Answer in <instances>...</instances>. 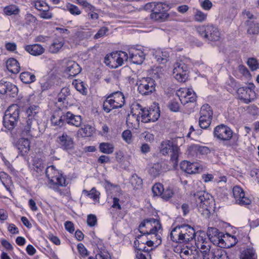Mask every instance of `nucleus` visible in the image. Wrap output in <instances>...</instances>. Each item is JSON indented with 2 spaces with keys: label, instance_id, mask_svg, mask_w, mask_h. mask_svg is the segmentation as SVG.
Wrapping results in <instances>:
<instances>
[{
  "label": "nucleus",
  "instance_id": "obj_1",
  "mask_svg": "<svg viewBox=\"0 0 259 259\" xmlns=\"http://www.w3.org/2000/svg\"><path fill=\"white\" fill-rule=\"evenodd\" d=\"M38 107L36 106H31L26 110L27 117L24 123H22V134L23 136H29L31 137L38 136L39 124L37 120Z\"/></svg>",
  "mask_w": 259,
  "mask_h": 259
},
{
  "label": "nucleus",
  "instance_id": "obj_2",
  "mask_svg": "<svg viewBox=\"0 0 259 259\" xmlns=\"http://www.w3.org/2000/svg\"><path fill=\"white\" fill-rule=\"evenodd\" d=\"M191 201L202 215L209 217L214 205V201L210 195L204 191H198L191 197Z\"/></svg>",
  "mask_w": 259,
  "mask_h": 259
},
{
  "label": "nucleus",
  "instance_id": "obj_3",
  "mask_svg": "<svg viewBox=\"0 0 259 259\" xmlns=\"http://www.w3.org/2000/svg\"><path fill=\"white\" fill-rule=\"evenodd\" d=\"M195 236L194 229L188 225H178L170 233L171 240L179 243L188 242L193 240Z\"/></svg>",
  "mask_w": 259,
  "mask_h": 259
},
{
  "label": "nucleus",
  "instance_id": "obj_4",
  "mask_svg": "<svg viewBox=\"0 0 259 259\" xmlns=\"http://www.w3.org/2000/svg\"><path fill=\"white\" fill-rule=\"evenodd\" d=\"M45 172L46 176L49 180L50 187L61 194V192L59 186H66L65 178L62 174H60L54 165L48 167L46 169Z\"/></svg>",
  "mask_w": 259,
  "mask_h": 259
},
{
  "label": "nucleus",
  "instance_id": "obj_5",
  "mask_svg": "<svg viewBox=\"0 0 259 259\" xmlns=\"http://www.w3.org/2000/svg\"><path fill=\"white\" fill-rule=\"evenodd\" d=\"M20 108L17 104L10 106L6 110L3 117L4 126L9 131L13 130L19 119Z\"/></svg>",
  "mask_w": 259,
  "mask_h": 259
},
{
  "label": "nucleus",
  "instance_id": "obj_6",
  "mask_svg": "<svg viewBox=\"0 0 259 259\" xmlns=\"http://www.w3.org/2000/svg\"><path fill=\"white\" fill-rule=\"evenodd\" d=\"M124 96L121 92H116L107 96L103 104L105 112L109 113L112 109L121 108L124 104Z\"/></svg>",
  "mask_w": 259,
  "mask_h": 259
},
{
  "label": "nucleus",
  "instance_id": "obj_7",
  "mask_svg": "<svg viewBox=\"0 0 259 259\" xmlns=\"http://www.w3.org/2000/svg\"><path fill=\"white\" fill-rule=\"evenodd\" d=\"M159 150L160 153L164 156L170 154V161L172 162L174 166L178 164L180 148L172 141L169 140L163 141L160 144Z\"/></svg>",
  "mask_w": 259,
  "mask_h": 259
},
{
  "label": "nucleus",
  "instance_id": "obj_8",
  "mask_svg": "<svg viewBox=\"0 0 259 259\" xmlns=\"http://www.w3.org/2000/svg\"><path fill=\"white\" fill-rule=\"evenodd\" d=\"M140 232L143 234L141 238L144 235H150L151 234L155 233L161 229L160 222L154 218H151L144 220L139 227Z\"/></svg>",
  "mask_w": 259,
  "mask_h": 259
},
{
  "label": "nucleus",
  "instance_id": "obj_9",
  "mask_svg": "<svg viewBox=\"0 0 259 259\" xmlns=\"http://www.w3.org/2000/svg\"><path fill=\"white\" fill-rule=\"evenodd\" d=\"M135 107L137 110H140L141 121L143 122H154L159 118L160 110L156 106L146 109L142 108V106L138 103L135 105Z\"/></svg>",
  "mask_w": 259,
  "mask_h": 259
},
{
  "label": "nucleus",
  "instance_id": "obj_10",
  "mask_svg": "<svg viewBox=\"0 0 259 259\" xmlns=\"http://www.w3.org/2000/svg\"><path fill=\"white\" fill-rule=\"evenodd\" d=\"M138 91L142 95H148L155 90V80L150 77H143L137 81Z\"/></svg>",
  "mask_w": 259,
  "mask_h": 259
},
{
  "label": "nucleus",
  "instance_id": "obj_11",
  "mask_svg": "<svg viewBox=\"0 0 259 259\" xmlns=\"http://www.w3.org/2000/svg\"><path fill=\"white\" fill-rule=\"evenodd\" d=\"M128 55L126 53L122 51L111 54L110 56L105 58V62L110 67L116 68L121 66L124 60H127Z\"/></svg>",
  "mask_w": 259,
  "mask_h": 259
},
{
  "label": "nucleus",
  "instance_id": "obj_12",
  "mask_svg": "<svg viewBox=\"0 0 259 259\" xmlns=\"http://www.w3.org/2000/svg\"><path fill=\"white\" fill-rule=\"evenodd\" d=\"M173 74L175 78L179 82H184L188 78V66L182 60L176 62L174 64Z\"/></svg>",
  "mask_w": 259,
  "mask_h": 259
},
{
  "label": "nucleus",
  "instance_id": "obj_13",
  "mask_svg": "<svg viewBox=\"0 0 259 259\" xmlns=\"http://www.w3.org/2000/svg\"><path fill=\"white\" fill-rule=\"evenodd\" d=\"M213 135L214 138L222 141H228L234 137L232 130L224 124L217 126L214 129Z\"/></svg>",
  "mask_w": 259,
  "mask_h": 259
},
{
  "label": "nucleus",
  "instance_id": "obj_14",
  "mask_svg": "<svg viewBox=\"0 0 259 259\" xmlns=\"http://www.w3.org/2000/svg\"><path fill=\"white\" fill-rule=\"evenodd\" d=\"M56 141L58 147L63 150L68 151L74 149V142L73 138L68 135L66 133H63L59 135Z\"/></svg>",
  "mask_w": 259,
  "mask_h": 259
},
{
  "label": "nucleus",
  "instance_id": "obj_15",
  "mask_svg": "<svg viewBox=\"0 0 259 259\" xmlns=\"http://www.w3.org/2000/svg\"><path fill=\"white\" fill-rule=\"evenodd\" d=\"M237 93L239 99L245 104H249L256 98L254 91L249 87L240 88Z\"/></svg>",
  "mask_w": 259,
  "mask_h": 259
},
{
  "label": "nucleus",
  "instance_id": "obj_16",
  "mask_svg": "<svg viewBox=\"0 0 259 259\" xmlns=\"http://www.w3.org/2000/svg\"><path fill=\"white\" fill-rule=\"evenodd\" d=\"M233 194L236 202L240 205H248L251 203V200L245 196L243 190L239 186H236L233 188Z\"/></svg>",
  "mask_w": 259,
  "mask_h": 259
},
{
  "label": "nucleus",
  "instance_id": "obj_17",
  "mask_svg": "<svg viewBox=\"0 0 259 259\" xmlns=\"http://www.w3.org/2000/svg\"><path fill=\"white\" fill-rule=\"evenodd\" d=\"M65 72L69 76L74 77L79 73L81 71V68L77 63L72 60H65Z\"/></svg>",
  "mask_w": 259,
  "mask_h": 259
},
{
  "label": "nucleus",
  "instance_id": "obj_18",
  "mask_svg": "<svg viewBox=\"0 0 259 259\" xmlns=\"http://www.w3.org/2000/svg\"><path fill=\"white\" fill-rule=\"evenodd\" d=\"M63 118H64L65 122L75 126L80 127L82 123V118L80 115H76L70 112H67L63 114Z\"/></svg>",
  "mask_w": 259,
  "mask_h": 259
},
{
  "label": "nucleus",
  "instance_id": "obj_19",
  "mask_svg": "<svg viewBox=\"0 0 259 259\" xmlns=\"http://www.w3.org/2000/svg\"><path fill=\"white\" fill-rule=\"evenodd\" d=\"M220 38V32L218 28L212 25L206 26L205 39L210 41H217Z\"/></svg>",
  "mask_w": 259,
  "mask_h": 259
},
{
  "label": "nucleus",
  "instance_id": "obj_20",
  "mask_svg": "<svg viewBox=\"0 0 259 259\" xmlns=\"http://www.w3.org/2000/svg\"><path fill=\"white\" fill-rule=\"evenodd\" d=\"M167 165L164 162H158L153 164L149 169V174L153 178H156L166 170Z\"/></svg>",
  "mask_w": 259,
  "mask_h": 259
},
{
  "label": "nucleus",
  "instance_id": "obj_21",
  "mask_svg": "<svg viewBox=\"0 0 259 259\" xmlns=\"http://www.w3.org/2000/svg\"><path fill=\"white\" fill-rule=\"evenodd\" d=\"M180 167L183 171L189 174H195L199 172V167L197 163H191L186 160H184L181 163Z\"/></svg>",
  "mask_w": 259,
  "mask_h": 259
},
{
  "label": "nucleus",
  "instance_id": "obj_22",
  "mask_svg": "<svg viewBox=\"0 0 259 259\" xmlns=\"http://www.w3.org/2000/svg\"><path fill=\"white\" fill-rule=\"evenodd\" d=\"M18 91L17 87L10 82L4 80L0 81V94H5L8 92L15 94Z\"/></svg>",
  "mask_w": 259,
  "mask_h": 259
},
{
  "label": "nucleus",
  "instance_id": "obj_23",
  "mask_svg": "<svg viewBox=\"0 0 259 259\" xmlns=\"http://www.w3.org/2000/svg\"><path fill=\"white\" fill-rule=\"evenodd\" d=\"M146 7H150L152 10V12L157 13H167V10L169 9L168 5L165 3L158 2H152L147 4Z\"/></svg>",
  "mask_w": 259,
  "mask_h": 259
},
{
  "label": "nucleus",
  "instance_id": "obj_24",
  "mask_svg": "<svg viewBox=\"0 0 259 259\" xmlns=\"http://www.w3.org/2000/svg\"><path fill=\"white\" fill-rule=\"evenodd\" d=\"M25 50L31 55L36 56L42 54L45 51V49L41 45L36 44L26 46Z\"/></svg>",
  "mask_w": 259,
  "mask_h": 259
},
{
  "label": "nucleus",
  "instance_id": "obj_25",
  "mask_svg": "<svg viewBox=\"0 0 259 259\" xmlns=\"http://www.w3.org/2000/svg\"><path fill=\"white\" fill-rule=\"evenodd\" d=\"M209 152V149L208 147L197 145H191L188 149V154L193 156L198 153L203 155L207 154Z\"/></svg>",
  "mask_w": 259,
  "mask_h": 259
},
{
  "label": "nucleus",
  "instance_id": "obj_26",
  "mask_svg": "<svg viewBox=\"0 0 259 259\" xmlns=\"http://www.w3.org/2000/svg\"><path fill=\"white\" fill-rule=\"evenodd\" d=\"M17 147L21 155L24 156L30 150V142L27 139L21 138L18 141Z\"/></svg>",
  "mask_w": 259,
  "mask_h": 259
},
{
  "label": "nucleus",
  "instance_id": "obj_27",
  "mask_svg": "<svg viewBox=\"0 0 259 259\" xmlns=\"http://www.w3.org/2000/svg\"><path fill=\"white\" fill-rule=\"evenodd\" d=\"M130 59L134 64H141L145 59V55L143 52L134 50L130 52Z\"/></svg>",
  "mask_w": 259,
  "mask_h": 259
},
{
  "label": "nucleus",
  "instance_id": "obj_28",
  "mask_svg": "<svg viewBox=\"0 0 259 259\" xmlns=\"http://www.w3.org/2000/svg\"><path fill=\"white\" fill-rule=\"evenodd\" d=\"M154 56L158 63L163 64L168 61L169 57V53L165 50L158 49L155 51Z\"/></svg>",
  "mask_w": 259,
  "mask_h": 259
},
{
  "label": "nucleus",
  "instance_id": "obj_29",
  "mask_svg": "<svg viewBox=\"0 0 259 259\" xmlns=\"http://www.w3.org/2000/svg\"><path fill=\"white\" fill-rule=\"evenodd\" d=\"M141 120V114H140V110H137L135 105H134L131 109V113L126 118V122L130 124H135V122H139Z\"/></svg>",
  "mask_w": 259,
  "mask_h": 259
},
{
  "label": "nucleus",
  "instance_id": "obj_30",
  "mask_svg": "<svg viewBox=\"0 0 259 259\" xmlns=\"http://www.w3.org/2000/svg\"><path fill=\"white\" fill-rule=\"evenodd\" d=\"M7 68L10 72L14 74L18 73L20 69L19 62L14 58H10L7 60Z\"/></svg>",
  "mask_w": 259,
  "mask_h": 259
},
{
  "label": "nucleus",
  "instance_id": "obj_31",
  "mask_svg": "<svg viewBox=\"0 0 259 259\" xmlns=\"http://www.w3.org/2000/svg\"><path fill=\"white\" fill-rule=\"evenodd\" d=\"M99 150L102 153L106 154H112L114 150V146L113 144L108 142H103L99 145Z\"/></svg>",
  "mask_w": 259,
  "mask_h": 259
},
{
  "label": "nucleus",
  "instance_id": "obj_32",
  "mask_svg": "<svg viewBox=\"0 0 259 259\" xmlns=\"http://www.w3.org/2000/svg\"><path fill=\"white\" fill-rule=\"evenodd\" d=\"M94 128L90 125H84L83 128H80L77 132V135L82 137H91L93 135Z\"/></svg>",
  "mask_w": 259,
  "mask_h": 259
},
{
  "label": "nucleus",
  "instance_id": "obj_33",
  "mask_svg": "<svg viewBox=\"0 0 259 259\" xmlns=\"http://www.w3.org/2000/svg\"><path fill=\"white\" fill-rule=\"evenodd\" d=\"M207 235L210 240H212L213 237H217L219 239V243L223 244L224 240L222 238L220 239V237H222V235L218 232V230L217 228L212 227L208 228L207 231Z\"/></svg>",
  "mask_w": 259,
  "mask_h": 259
},
{
  "label": "nucleus",
  "instance_id": "obj_34",
  "mask_svg": "<svg viewBox=\"0 0 259 259\" xmlns=\"http://www.w3.org/2000/svg\"><path fill=\"white\" fill-rule=\"evenodd\" d=\"M20 78L25 83H30L35 80V76L34 74L29 72H24L20 74Z\"/></svg>",
  "mask_w": 259,
  "mask_h": 259
},
{
  "label": "nucleus",
  "instance_id": "obj_35",
  "mask_svg": "<svg viewBox=\"0 0 259 259\" xmlns=\"http://www.w3.org/2000/svg\"><path fill=\"white\" fill-rule=\"evenodd\" d=\"M32 168L38 174L41 175L43 173V171L45 168V165L41 160L38 158H35L33 160Z\"/></svg>",
  "mask_w": 259,
  "mask_h": 259
},
{
  "label": "nucleus",
  "instance_id": "obj_36",
  "mask_svg": "<svg viewBox=\"0 0 259 259\" xmlns=\"http://www.w3.org/2000/svg\"><path fill=\"white\" fill-rule=\"evenodd\" d=\"M256 258L255 251L252 248L243 250L240 254L241 259H256Z\"/></svg>",
  "mask_w": 259,
  "mask_h": 259
},
{
  "label": "nucleus",
  "instance_id": "obj_37",
  "mask_svg": "<svg viewBox=\"0 0 259 259\" xmlns=\"http://www.w3.org/2000/svg\"><path fill=\"white\" fill-rule=\"evenodd\" d=\"M180 98L177 94V97L170 100L168 104V108L172 112H178L180 109V104L179 101Z\"/></svg>",
  "mask_w": 259,
  "mask_h": 259
},
{
  "label": "nucleus",
  "instance_id": "obj_38",
  "mask_svg": "<svg viewBox=\"0 0 259 259\" xmlns=\"http://www.w3.org/2000/svg\"><path fill=\"white\" fill-rule=\"evenodd\" d=\"M200 114V116L212 118L213 113L210 106L208 104H206L201 107Z\"/></svg>",
  "mask_w": 259,
  "mask_h": 259
},
{
  "label": "nucleus",
  "instance_id": "obj_39",
  "mask_svg": "<svg viewBox=\"0 0 259 259\" xmlns=\"http://www.w3.org/2000/svg\"><path fill=\"white\" fill-rule=\"evenodd\" d=\"M180 98V101L182 104H185L189 102H194L196 101V96L195 93H192L191 95H183L182 93H177Z\"/></svg>",
  "mask_w": 259,
  "mask_h": 259
},
{
  "label": "nucleus",
  "instance_id": "obj_40",
  "mask_svg": "<svg viewBox=\"0 0 259 259\" xmlns=\"http://www.w3.org/2000/svg\"><path fill=\"white\" fill-rule=\"evenodd\" d=\"M64 45L62 41L55 40L49 47V51L53 54L57 53Z\"/></svg>",
  "mask_w": 259,
  "mask_h": 259
},
{
  "label": "nucleus",
  "instance_id": "obj_41",
  "mask_svg": "<svg viewBox=\"0 0 259 259\" xmlns=\"http://www.w3.org/2000/svg\"><path fill=\"white\" fill-rule=\"evenodd\" d=\"M168 17L167 13H157L152 12L150 14V18L154 21L158 22L164 21Z\"/></svg>",
  "mask_w": 259,
  "mask_h": 259
},
{
  "label": "nucleus",
  "instance_id": "obj_42",
  "mask_svg": "<svg viewBox=\"0 0 259 259\" xmlns=\"http://www.w3.org/2000/svg\"><path fill=\"white\" fill-rule=\"evenodd\" d=\"M207 18V14L204 13L199 10H196L194 12L193 18L195 21L198 22L205 21Z\"/></svg>",
  "mask_w": 259,
  "mask_h": 259
},
{
  "label": "nucleus",
  "instance_id": "obj_43",
  "mask_svg": "<svg viewBox=\"0 0 259 259\" xmlns=\"http://www.w3.org/2000/svg\"><path fill=\"white\" fill-rule=\"evenodd\" d=\"M70 95V90L68 88H63L58 94L57 100L59 102H64L66 98Z\"/></svg>",
  "mask_w": 259,
  "mask_h": 259
},
{
  "label": "nucleus",
  "instance_id": "obj_44",
  "mask_svg": "<svg viewBox=\"0 0 259 259\" xmlns=\"http://www.w3.org/2000/svg\"><path fill=\"white\" fill-rule=\"evenodd\" d=\"M130 181L135 189H139L142 187V180L136 174L132 176Z\"/></svg>",
  "mask_w": 259,
  "mask_h": 259
},
{
  "label": "nucleus",
  "instance_id": "obj_45",
  "mask_svg": "<svg viewBox=\"0 0 259 259\" xmlns=\"http://www.w3.org/2000/svg\"><path fill=\"white\" fill-rule=\"evenodd\" d=\"M4 13L7 15L11 16L12 15L18 14L19 10L15 5H10L6 7L4 10Z\"/></svg>",
  "mask_w": 259,
  "mask_h": 259
},
{
  "label": "nucleus",
  "instance_id": "obj_46",
  "mask_svg": "<svg viewBox=\"0 0 259 259\" xmlns=\"http://www.w3.org/2000/svg\"><path fill=\"white\" fill-rule=\"evenodd\" d=\"M135 245L136 246V248L137 250V251H144L145 252L148 253L149 251L151 250L152 249H149L147 248L145 245V241H139L137 240L134 242Z\"/></svg>",
  "mask_w": 259,
  "mask_h": 259
},
{
  "label": "nucleus",
  "instance_id": "obj_47",
  "mask_svg": "<svg viewBox=\"0 0 259 259\" xmlns=\"http://www.w3.org/2000/svg\"><path fill=\"white\" fill-rule=\"evenodd\" d=\"M66 10L73 15H79L81 14V11L76 6L70 3L66 5Z\"/></svg>",
  "mask_w": 259,
  "mask_h": 259
},
{
  "label": "nucleus",
  "instance_id": "obj_48",
  "mask_svg": "<svg viewBox=\"0 0 259 259\" xmlns=\"http://www.w3.org/2000/svg\"><path fill=\"white\" fill-rule=\"evenodd\" d=\"M163 186L160 183L155 184L152 188L154 196H161L163 192Z\"/></svg>",
  "mask_w": 259,
  "mask_h": 259
},
{
  "label": "nucleus",
  "instance_id": "obj_49",
  "mask_svg": "<svg viewBox=\"0 0 259 259\" xmlns=\"http://www.w3.org/2000/svg\"><path fill=\"white\" fill-rule=\"evenodd\" d=\"M212 118L200 116L199 125L201 128L206 129L210 124Z\"/></svg>",
  "mask_w": 259,
  "mask_h": 259
},
{
  "label": "nucleus",
  "instance_id": "obj_50",
  "mask_svg": "<svg viewBox=\"0 0 259 259\" xmlns=\"http://www.w3.org/2000/svg\"><path fill=\"white\" fill-rule=\"evenodd\" d=\"M75 35L79 39L83 40L90 38L92 33L90 31L78 30L75 33Z\"/></svg>",
  "mask_w": 259,
  "mask_h": 259
},
{
  "label": "nucleus",
  "instance_id": "obj_51",
  "mask_svg": "<svg viewBox=\"0 0 259 259\" xmlns=\"http://www.w3.org/2000/svg\"><path fill=\"white\" fill-rule=\"evenodd\" d=\"M31 4L38 10L41 11L42 10H44L45 9H48V6L47 4L42 1H32Z\"/></svg>",
  "mask_w": 259,
  "mask_h": 259
},
{
  "label": "nucleus",
  "instance_id": "obj_52",
  "mask_svg": "<svg viewBox=\"0 0 259 259\" xmlns=\"http://www.w3.org/2000/svg\"><path fill=\"white\" fill-rule=\"evenodd\" d=\"M83 192L87 193V195L93 200L99 201L100 193L97 191L95 188H92L89 192L87 190H84Z\"/></svg>",
  "mask_w": 259,
  "mask_h": 259
},
{
  "label": "nucleus",
  "instance_id": "obj_53",
  "mask_svg": "<svg viewBox=\"0 0 259 259\" xmlns=\"http://www.w3.org/2000/svg\"><path fill=\"white\" fill-rule=\"evenodd\" d=\"M73 84L75 89L79 92L84 94L87 93V88L85 87L83 82L75 80L73 82Z\"/></svg>",
  "mask_w": 259,
  "mask_h": 259
},
{
  "label": "nucleus",
  "instance_id": "obj_54",
  "mask_svg": "<svg viewBox=\"0 0 259 259\" xmlns=\"http://www.w3.org/2000/svg\"><path fill=\"white\" fill-rule=\"evenodd\" d=\"M247 64L251 70H255L258 67V64L257 60L253 58H249Z\"/></svg>",
  "mask_w": 259,
  "mask_h": 259
},
{
  "label": "nucleus",
  "instance_id": "obj_55",
  "mask_svg": "<svg viewBox=\"0 0 259 259\" xmlns=\"http://www.w3.org/2000/svg\"><path fill=\"white\" fill-rule=\"evenodd\" d=\"M97 223V219L95 215L90 214L87 217V224L90 227L95 226Z\"/></svg>",
  "mask_w": 259,
  "mask_h": 259
},
{
  "label": "nucleus",
  "instance_id": "obj_56",
  "mask_svg": "<svg viewBox=\"0 0 259 259\" xmlns=\"http://www.w3.org/2000/svg\"><path fill=\"white\" fill-rule=\"evenodd\" d=\"M109 31V29L106 27H101L97 32V33L94 35V38L95 39H98L105 36L106 33Z\"/></svg>",
  "mask_w": 259,
  "mask_h": 259
},
{
  "label": "nucleus",
  "instance_id": "obj_57",
  "mask_svg": "<svg viewBox=\"0 0 259 259\" xmlns=\"http://www.w3.org/2000/svg\"><path fill=\"white\" fill-rule=\"evenodd\" d=\"M247 32L249 34H255L259 33V24H250Z\"/></svg>",
  "mask_w": 259,
  "mask_h": 259
},
{
  "label": "nucleus",
  "instance_id": "obj_58",
  "mask_svg": "<svg viewBox=\"0 0 259 259\" xmlns=\"http://www.w3.org/2000/svg\"><path fill=\"white\" fill-rule=\"evenodd\" d=\"M173 195L174 192L171 189L167 188L164 190L163 189V192H162V194L161 195V197L162 199L167 200L171 198Z\"/></svg>",
  "mask_w": 259,
  "mask_h": 259
},
{
  "label": "nucleus",
  "instance_id": "obj_59",
  "mask_svg": "<svg viewBox=\"0 0 259 259\" xmlns=\"http://www.w3.org/2000/svg\"><path fill=\"white\" fill-rule=\"evenodd\" d=\"M51 122L55 125L61 126L64 124L65 121L64 118H63V115L59 117L58 120L57 119L55 115H53L51 118Z\"/></svg>",
  "mask_w": 259,
  "mask_h": 259
},
{
  "label": "nucleus",
  "instance_id": "obj_60",
  "mask_svg": "<svg viewBox=\"0 0 259 259\" xmlns=\"http://www.w3.org/2000/svg\"><path fill=\"white\" fill-rule=\"evenodd\" d=\"M122 137L123 140L127 143H130L132 142V133L130 130L124 131L122 134Z\"/></svg>",
  "mask_w": 259,
  "mask_h": 259
},
{
  "label": "nucleus",
  "instance_id": "obj_61",
  "mask_svg": "<svg viewBox=\"0 0 259 259\" xmlns=\"http://www.w3.org/2000/svg\"><path fill=\"white\" fill-rule=\"evenodd\" d=\"M77 249L82 256L85 257L88 255V250L83 244L79 243L77 245Z\"/></svg>",
  "mask_w": 259,
  "mask_h": 259
},
{
  "label": "nucleus",
  "instance_id": "obj_62",
  "mask_svg": "<svg viewBox=\"0 0 259 259\" xmlns=\"http://www.w3.org/2000/svg\"><path fill=\"white\" fill-rule=\"evenodd\" d=\"M192 254H193V250L192 249H182L180 252V256L182 258V257H188V256L193 257V256H192Z\"/></svg>",
  "mask_w": 259,
  "mask_h": 259
},
{
  "label": "nucleus",
  "instance_id": "obj_63",
  "mask_svg": "<svg viewBox=\"0 0 259 259\" xmlns=\"http://www.w3.org/2000/svg\"><path fill=\"white\" fill-rule=\"evenodd\" d=\"M90 12L88 13V16L89 17V19L91 20H97L99 18V15L96 11H97V9L95 7V10H89Z\"/></svg>",
  "mask_w": 259,
  "mask_h": 259
},
{
  "label": "nucleus",
  "instance_id": "obj_64",
  "mask_svg": "<svg viewBox=\"0 0 259 259\" xmlns=\"http://www.w3.org/2000/svg\"><path fill=\"white\" fill-rule=\"evenodd\" d=\"M211 251L213 255V259H216L217 256H218L220 254L223 252V249L218 247V246H214V247H211Z\"/></svg>",
  "mask_w": 259,
  "mask_h": 259
}]
</instances>
